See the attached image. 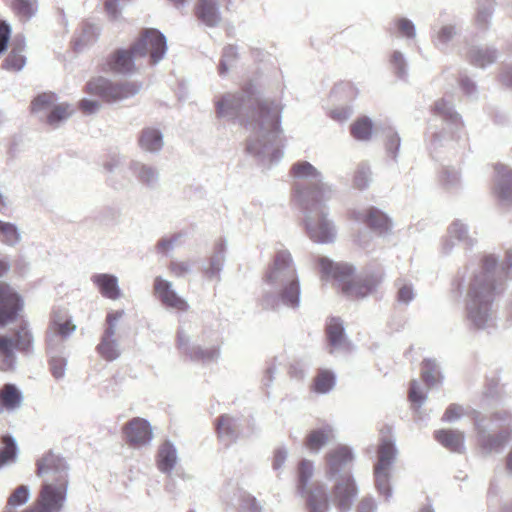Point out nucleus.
<instances>
[{
    "mask_svg": "<svg viewBox=\"0 0 512 512\" xmlns=\"http://www.w3.org/2000/svg\"><path fill=\"white\" fill-rule=\"evenodd\" d=\"M316 264L321 279L332 281L339 293L352 300L362 299L374 292L383 279L381 272L357 277L351 264L333 262L323 256L316 259Z\"/></svg>",
    "mask_w": 512,
    "mask_h": 512,
    "instance_id": "obj_1",
    "label": "nucleus"
},
{
    "mask_svg": "<svg viewBox=\"0 0 512 512\" xmlns=\"http://www.w3.org/2000/svg\"><path fill=\"white\" fill-rule=\"evenodd\" d=\"M166 51L165 37L156 29H145L129 47L113 51L105 61L104 70L130 74L136 71L137 63L149 54V64L157 63Z\"/></svg>",
    "mask_w": 512,
    "mask_h": 512,
    "instance_id": "obj_2",
    "label": "nucleus"
},
{
    "mask_svg": "<svg viewBox=\"0 0 512 512\" xmlns=\"http://www.w3.org/2000/svg\"><path fill=\"white\" fill-rule=\"evenodd\" d=\"M291 262V255L288 252H278L265 274V281L269 284H284L280 291V298L286 305L296 308L299 305L300 286Z\"/></svg>",
    "mask_w": 512,
    "mask_h": 512,
    "instance_id": "obj_3",
    "label": "nucleus"
},
{
    "mask_svg": "<svg viewBox=\"0 0 512 512\" xmlns=\"http://www.w3.org/2000/svg\"><path fill=\"white\" fill-rule=\"evenodd\" d=\"M139 88L134 82L114 83L104 77H96L87 82L85 91L111 103L134 96Z\"/></svg>",
    "mask_w": 512,
    "mask_h": 512,
    "instance_id": "obj_4",
    "label": "nucleus"
},
{
    "mask_svg": "<svg viewBox=\"0 0 512 512\" xmlns=\"http://www.w3.org/2000/svg\"><path fill=\"white\" fill-rule=\"evenodd\" d=\"M68 477L61 476L54 482H46L42 485L37 500L50 512H59L66 500Z\"/></svg>",
    "mask_w": 512,
    "mask_h": 512,
    "instance_id": "obj_5",
    "label": "nucleus"
},
{
    "mask_svg": "<svg viewBox=\"0 0 512 512\" xmlns=\"http://www.w3.org/2000/svg\"><path fill=\"white\" fill-rule=\"evenodd\" d=\"M124 315L123 310L112 311L106 317L107 328L105 329L99 344L96 347L98 354L106 361H114L120 356V351L115 336L116 323Z\"/></svg>",
    "mask_w": 512,
    "mask_h": 512,
    "instance_id": "obj_6",
    "label": "nucleus"
},
{
    "mask_svg": "<svg viewBox=\"0 0 512 512\" xmlns=\"http://www.w3.org/2000/svg\"><path fill=\"white\" fill-rule=\"evenodd\" d=\"M31 345L32 335L26 324L19 326V328L14 332V337L12 339L0 336V354L6 358L5 362L7 361L6 367L2 369L6 370L11 367L13 348L21 352H27L30 350Z\"/></svg>",
    "mask_w": 512,
    "mask_h": 512,
    "instance_id": "obj_7",
    "label": "nucleus"
},
{
    "mask_svg": "<svg viewBox=\"0 0 512 512\" xmlns=\"http://www.w3.org/2000/svg\"><path fill=\"white\" fill-rule=\"evenodd\" d=\"M122 434L125 442L132 447H141L148 444L153 432L150 423L140 417H134L129 420L122 428Z\"/></svg>",
    "mask_w": 512,
    "mask_h": 512,
    "instance_id": "obj_8",
    "label": "nucleus"
},
{
    "mask_svg": "<svg viewBox=\"0 0 512 512\" xmlns=\"http://www.w3.org/2000/svg\"><path fill=\"white\" fill-rule=\"evenodd\" d=\"M22 303L20 296L5 282H0V325L14 321Z\"/></svg>",
    "mask_w": 512,
    "mask_h": 512,
    "instance_id": "obj_9",
    "label": "nucleus"
},
{
    "mask_svg": "<svg viewBox=\"0 0 512 512\" xmlns=\"http://www.w3.org/2000/svg\"><path fill=\"white\" fill-rule=\"evenodd\" d=\"M357 487L351 475L339 477L332 490V502L340 510H348L352 506L356 496Z\"/></svg>",
    "mask_w": 512,
    "mask_h": 512,
    "instance_id": "obj_10",
    "label": "nucleus"
},
{
    "mask_svg": "<svg viewBox=\"0 0 512 512\" xmlns=\"http://www.w3.org/2000/svg\"><path fill=\"white\" fill-rule=\"evenodd\" d=\"M326 198V191L320 180L305 188H296L293 192L294 201L306 211L317 210Z\"/></svg>",
    "mask_w": 512,
    "mask_h": 512,
    "instance_id": "obj_11",
    "label": "nucleus"
},
{
    "mask_svg": "<svg viewBox=\"0 0 512 512\" xmlns=\"http://www.w3.org/2000/svg\"><path fill=\"white\" fill-rule=\"evenodd\" d=\"M495 287L492 283L482 279H475L471 284L468 296L470 298L469 310L472 318H475L474 312L486 307L494 299Z\"/></svg>",
    "mask_w": 512,
    "mask_h": 512,
    "instance_id": "obj_12",
    "label": "nucleus"
},
{
    "mask_svg": "<svg viewBox=\"0 0 512 512\" xmlns=\"http://www.w3.org/2000/svg\"><path fill=\"white\" fill-rule=\"evenodd\" d=\"M154 293L166 307L181 312L189 308L188 303L171 288L170 282L161 277H156L154 280Z\"/></svg>",
    "mask_w": 512,
    "mask_h": 512,
    "instance_id": "obj_13",
    "label": "nucleus"
},
{
    "mask_svg": "<svg viewBox=\"0 0 512 512\" xmlns=\"http://www.w3.org/2000/svg\"><path fill=\"white\" fill-rule=\"evenodd\" d=\"M230 0H198L194 13L198 20L207 26L213 27L220 21L219 8H228Z\"/></svg>",
    "mask_w": 512,
    "mask_h": 512,
    "instance_id": "obj_14",
    "label": "nucleus"
},
{
    "mask_svg": "<svg viewBox=\"0 0 512 512\" xmlns=\"http://www.w3.org/2000/svg\"><path fill=\"white\" fill-rule=\"evenodd\" d=\"M36 466V474L40 477L52 476L54 481L61 476L68 477L65 462L52 452L45 453L37 461Z\"/></svg>",
    "mask_w": 512,
    "mask_h": 512,
    "instance_id": "obj_15",
    "label": "nucleus"
},
{
    "mask_svg": "<svg viewBox=\"0 0 512 512\" xmlns=\"http://www.w3.org/2000/svg\"><path fill=\"white\" fill-rule=\"evenodd\" d=\"M306 228L309 237L315 242L328 243L335 238L334 228L325 217L308 219Z\"/></svg>",
    "mask_w": 512,
    "mask_h": 512,
    "instance_id": "obj_16",
    "label": "nucleus"
},
{
    "mask_svg": "<svg viewBox=\"0 0 512 512\" xmlns=\"http://www.w3.org/2000/svg\"><path fill=\"white\" fill-rule=\"evenodd\" d=\"M353 459V455L347 446L339 445L331 449L325 455L327 466V475L333 476L343 467L348 465Z\"/></svg>",
    "mask_w": 512,
    "mask_h": 512,
    "instance_id": "obj_17",
    "label": "nucleus"
},
{
    "mask_svg": "<svg viewBox=\"0 0 512 512\" xmlns=\"http://www.w3.org/2000/svg\"><path fill=\"white\" fill-rule=\"evenodd\" d=\"M91 280L103 297L111 300H117L121 297V290L116 276L101 273L93 275Z\"/></svg>",
    "mask_w": 512,
    "mask_h": 512,
    "instance_id": "obj_18",
    "label": "nucleus"
},
{
    "mask_svg": "<svg viewBox=\"0 0 512 512\" xmlns=\"http://www.w3.org/2000/svg\"><path fill=\"white\" fill-rule=\"evenodd\" d=\"M434 438L451 452L461 453L464 450V435L458 430L440 429L434 432Z\"/></svg>",
    "mask_w": 512,
    "mask_h": 512,
    "instance_id": "obj_19",
    "label": "nucleus"
},
{
    "mask_svg": "<svg viewBox=\"0 0 512 512\" xmlns=\"http://www.w3.org/2000/svg\"><path fill=\"white\" fill-rule=\"evenodd\" d=\"M22 402L23 395L16 385L7 383L0 388V412L17 410Z\"/></svg>",
    "mask_w": 512,
    "mask_h": 512,
    "instance_id": "obj_20",
    "label": "nucleus"
},
{
    "mask_svg": "<svg viewBox=\"0 0 512 512\" xmlns=\"http://www.w3.org/2000/svg\"><path fill=\"white\" fill-rule=\"evenodd\" d=\"M333 438V430L330 426L313 429L305 437L304 444L312 452H318Z\"/></svg>",
    "mask_w": 512,
    "mask_h": 512,
    "instance_id": "obj_21",
    "label": "nucleus"
},
{
    "mask_svg": "<svg viewBox=\"0 0 512 512\" xmlns=\"http://www.w3.org/2000/svg\"><path fill=\"white\" fill-rule=\"evenodd\" d=\"M138 142L142 149L149 152L158 151L163 145L160 131L150 127L141 131Z\"/></svg>",
    "mask_w": 512,
    "mask_h": 512,
    "instance_id": "obj_22",
    "label": "nucleus"
},
{
    "mask_svg": "<svg viewBox=\"0 0 512 512\" xmlns=\"http://www.w3.org/2000/svg\"><path fill=\"white\" fill-rule=\"evenodd\" d=\"M325 333L328 343L331 347L336 348L344 343V328L340 318H329L326 324Z\"/></svg>",
    "mask_w": 512,
    "mask_h": 512,
    "instance_id": "obj_23",
    "label": "nucleus"
},
{
    "mask_svg": "<svg viewBox=\"0 0 512 512\" xmlns=\"http://www.w3.org/2000/svg\"><path fill=\"white\" fill-rule=\"evenodd\" d=\"M335 385V375L327 369H319L313 378L311 390L318 394L328 393Z\"/></svg>",
    "mask_w": 512,
    "mask_h": 512,
    "instance_id": "obj_24",
    "label": "nucleus"
},
{
    "mask_svg": "<svg viewBox=\"0 0 512 512\" xmlns=\"http://www.w3.org/2000/svg\"><path fill=\"white\" fill-rule=\"evenodd\" d=\"M177 461L175 448L168 442L163 443L158 450L157 466L162 472H170Z\"/></svg>",
    "mask_w": 512,
    "mask_h": 512,
    "instance_id": "obj_25",
    "label": "nucleus"
},
{
    "mask_svg": "<svg viewBox=\"0 0 512 512\" xmlns=\"http://www.w3.org/2000/svg\"><path fill=\"white\" fill-rule=\"evenodd\" d=\"M307 505L310 512H326L328 510V499L322 486H316L309 491Z\"/></svg>",
    "mask_w": 512,
    "mask_h": 512,
    "instance_id": "obj_26",
    "label": "nucleus"
},
{
    "mask_svg": "<svg viewBox=\"0 0 512 512\" xmlns=\"http://www.w3.org/2000/svg\"><path fill=\"white\" fill-rule=\"evenodd\" d=\"M363 221L368 227L379 233L386 232L390 228L389 219L385 214L375 208L367 210Z\"/></svg>",
    "mask_w": 512,
    "mask_h": 512,
    "instance_id": "obj_27",
    "label": "nucleus"
},
{
    "mask_svg": "<svg viewBox=\"0 0 512 512\" xmlns=\"http://www.w3.org/2000/svg\"><path fill=\"white\" fill-rule=\"evenodd\" d=\"M17 457V446L14 439L9 435L0 438V468L13 463Z\"/></svg>",
    "mask_w": 512,
    "mask_h": 512,
    "instance_id": "obj_28",
    "label": "nucleus"
},
{
    "mask_svg": "<svg viewBox=\"0 0 512 512\" xmlns=\"http://www.w3.org/2000/svg\"><path fill=\"white\" fill-rule=\"evenodd\" d=\"M258 118L262 123L268 122L274 129L278 128L279 110L272 102H261L258 104Z\"/></svg>",
    "mask_w": 512,
    "mask_h": 512,
    "instance_id": "obj_29",
    "label": "nucleus"
},
{
    "mask_svg": "<svg viewBox=\"0 0 512 512\" xmlns=\"http://www.w3.org/2000/svg\"><path fill=\"white\" fill-rule=\"evenodd\" d=\"M395 453L393 444L390 441H383L378 448V461L375 468L390 469Z\"/></svg>",
    "mask_w": 512,
    "mask_h": 512,
    "instance_id": "obj_30",
    "label": "nucleus"
},
{
    "mask_svg": "<svg viewBox=\"0 0 512 512\" xmlns=\"http://www.w3.org/2000/svg\"><path fill=\"white\" fill-rule=\"evenodd\" d=\"M372 122L367 117L358 118L350 128L351 135L357 140H369L372 135Z\"/></svg>",
    "mask_w": 512,
    "mask_h": 512,
    "instance_id": "obj_31",
    "label": "nucleus"
},
{
    "mask_svg": "<svg viewBox=\"0 0 512 512\" xmlns=\"http://www.w3.org/2000/svg\"><path fill=\"white\" fill-rule=\"evenodd\" d=\"M216 433L218 437L233 438L236 436L237 427L234 419L229 415H221L216 419Z\"/></svg>",
    "mask_w": 512,
    "mask_h": 512,
    "instance_id": "obj_32",
    "label": "nucleus"
},
{
    "mask_svg": "<svg viewBox=\"0 0 512 512\" xmlns=\"http://www.w3.org/2000/svg\"><path fill=\"white\" fill-rule=\"evenodd\" d=\"M421 378L424 383L431 387L440 382L441 376L436 364L431 360H425L421 365Z\"/></svg>",
    "mask_w": 512,
    "mask_h": 512,
    "instance_id": "obj_33",
    "label": "nucleus"
},
{
    "mask_svg": "<svg viewBox=\"0 0 512 512\" xmlns=\"http://www.w3.org/2000/svg\"><path fill=\"white\" fill-rule=\"evenodd\" d=\"M35 4L36 0H13L10 7L20 19L27 20L34 14Z\"/></svg>",
    "mask_w": 512,
    "mask_h": 512,
    "instance_id": "obj_34",
    "label": "nucleus"
},
{
    "mask_svg": "<svg viewBox=\"0 0 512 512\" xmlns=\"http://www.w3.org/2000/svg\"><path fill=\"white\" fill-rule=\"evenodd\" d=\"M495 59V53L489 50L473 49L469 53V61L471 64L481 68L493 63Z\"/></svg>",
    "mask_w": 512,
    "mask_h": 512,
    "instance_id": "obj_35",
    "label": "nucleus"
},
{
    "mask_svg": "<svg viewBox=\"0 0 512 512\" xmlns=\"http://www.w3.org/2000/svg\"><path fill=\"white\" fill-rule=\"evenodd\" d=\"M19 233L14 224L0 220V240L7 245H14L19 241Z\"/></svg>",
    "mask_w": 512,
    "mask_h": 512,
    "instance_id": "obj_36",
    "label": "nucleus"
},
{
    "mask_svg": "<svg viewBox=\"0 0 512 512\" xmlns=\"http://www.w3.org/2000/svg\"><path fill=\"white\" fill-rule=\"evenodd\" d=\"M291 174L295 177L304 178L311 177L319 180V173L309 162H297L291 168Z\"/></svg>",
    "mask_w": 512,
    "mask_h": 512,
    "instance_id": "obj_37",
    "label": "nucleus"
},
{
    "mask_svg": "<svg viewBox=\"0 0 512 512\" xmlns=\"http://www.w3.org/2000/svg\"><path fill=\"white\" fill-rule=\"evenodd\" d=\"M72 114V110L68 104H59L54 106L52 111L47 116V123L50 125H55L60 121H63L70 117Z\"/></svg>",
    "mask_w": 512,
    "mask_h": 512,
    "instance_id": "obj_38",
    "label": "nucleus"
},
{
    "mask_svg": "<svg viewBox=\"0 0 512 512\" xmlns=\"http://www.w3.org/2000/svg\"><path fill=\"white\" fill-rule=\"evenodd\" d=\"M29 498V490L26 486H18L13 493L9 496L7 501L8 507H17L25 504Z\"/></svg>",
    "mask_w": 512,
    "mask_h": 512,
    "instance_id": "obj_39",
    "label": "nucleus"
},
{
    "mask_svg": "<svg viewBox=\"0 0 512 512\" xmlns=\"http://www.w3.org/2000/svg\"><path fill=\"white\" fill-rule=\"evenodd\" d=\"M56 100L54 93H42L31 102V112H39L50 107Z\"/></svg>",
    "mask_w": 512,
    "mask_h": 512,
    "instance_id": "obj_40",
    "label": "nucleus"
},
{
    "mask_svg": "<svg viewBox=\"0 0 512 512\" xmlns=\"http://www.w3.org/2000/svg\"><path fill=\"white\" fill-rule=\"evenodd\" d=\"M312 475H313L312 462L309 460H305V459L302 460L298 466V479H299V484L302 487L303 491L305 490V488L308 484V481L310 480Z\"/></svg>",
    "mask_w": 512,
    "mask_h": 512,
    "instance_id": "obj_41",
    "label": "nucleus"
},
{
    "mask_svg": "<svg viewBox=\"0 0 512 512\" xmlns=\"http://www.w3.org/2000/svg\"><path fill=\"white\" fill-rule=\"evenodd\" d=\"M25 64V58L20 50L13 49L4 61V68L20 70Z\"/></svg>",
    "mask_w": 512,
    "mask_h": 512,
    "instance_id": "obj_42",
    "label": "nucleus"
},
{
    "mask_svg": "<svg viewBox=\"0 0 512 512\" xmlns=\"http://www.w3.org/2000/svg\"><path fill=\"white\" fill-rule=\"evenodd\" d=\"M395 27L401 36L407 38H413L415 36V27L413 23L406 18L397 19L395 21Z\"/></svg>",
    "mask_w": 512,
    "mask_h": 512,
    "instance_id": "obj_43",
    "label": "nucleus"
},
{
    "mask_svg": "<svg viewBox=\"0 0 512 512\" xmlns=\"http://www.w3.org/2000/svg\"><path fill=\"white\" fill-rule=\"evenodd\" d=\"M374 476L377 488L382 493H387L389 491V469L374 468Z\"/></svg>",
    "mask_w": 512,
    "mask_h": 512,
    "instance_id": "obj_44",
    "label": "nucleus"
},
{
    "mask_svg": "<svg viewBox=\"0 0 512 512\" xmlns=\"http://www.w3.org/2000/svg\"><path fill=\"white\" fill-rule=\"evenodd\" d=\"M425 395L421 392L416 380H412L409 385L408 399L413 404L420 406L424 400Z\"/></svg>",
    "mask_w": 512,
    "mask_h": 512,
    "instance_id": "obj_45",
    "label": "nucleus"
},
{
    "mask_svg": "<svg viewBox=\"0 0 512 512\" xmlns=\"http://www.w3.org/2000/svg\"><path fill=\"white\" fill-rule=\"evenodd\" d=\"M168 270L175 277H183L190 271V265L184 261H171Z\"/></svg>",
    "mask_w": 512,
    "mask_h": 512,
    "instance_id": "obj_46",
    "label": "nucleus"
},
{
    "mask_svg": "<svg viewBox=\"0 0 512 512\" xmlns=\"http://www.w3.org/2000/svg\"><path fill=\"white\" fill-rule=\"evenodd\" d=\"M75 328V325L70 320H66L63 323L55 322L51 325V330L61 337H67Z\"/></svg>",
    "mask_w": 512,
    "mask_h": 512,
    "instance_id": "obj_47",
    "label": "nucleus"
},
{
    "mask_svg": "<svg viewBox=\"0 0 512 512\" xmlns=\"http://www.w3.org/2000/svg\"><path fill=\"white\" fill-rule=\"evenodd\" d=\"M463 415V408L457 404H451L448 406L442 416V420L445 422H452L459 419Z\"/></svg>",
    "mask_w": 512,
    "mask_h": 512,
    "instance_id": "obj_48",
    "label": "nucleus"
},
{
    "mask_svg": "<svg viewBox=\"0 0 512 512\" xmlns=\"http://www.w3.org/2000/svg\"><path fill=\"white\" fill-rule=\"evenodd\" d=\"M137 177L141 182L149 184L155 179V171L149 166L140 165L137 169Z\"/></svg>",
    "mask_w": 512,
    "mask_h": 512,
    "instance_id": "obj_49",
    "label": "nucleus"
},
{
    "mask_svg": "<svg viewBox=\"0 0 512 512\" xmlns=\"http://www.w3.org/2000/svg\"><path fill=\"white\" fill-rule=\"evenodd\" d=\"M49 364L55 378H61L64 375L66 361L63 358H53Z\"/></svg>",
    "mask_w": 512,
    "mask_h": 512,
    "instance_id": "obj_50",
    "label": "nucleus"
},
{
    "mask_svg": "<svg viewBox=\"0 0 512 512\" xmlns=\"http://www.w3.org/2000/svg\"><path fill=\"white\" fill-rule=\"evenodd\" d=\"M495 171L502 182L512 187V170L509 167L503 164H497Z\"/></svg>",
    "mask_w": 512,
    "mask_h": 512,
    "instance_id": "obj_51",
    "label": "nucleus"
},
{
    "mask_svg": "<svg viewBox=\"0 0 512 512\" xmlns=\"http://www.w3.org/2000/svg\"><path fill=\"white\" fill-rule=\"evenodd\" d=\"M178 239L179 235H173L170 238H163L159 240L156 245L157 251L163 254H167L173 248Z\"/></svg>",
    "mask_w": 512,
    "mask_h": 512,
    "instance_id": "obj_52",
    "label": "nucleus"
},
{
    "mask_svg": "<svg viewBox=\"0 0 512 512\" xmlns=\"http://www.w3.org/2000/svg\"><path fill=\"white\" fill-rule=\"evenodd\" d=\"M455 29L451 25H446L440 28V30L437 32V40L440 43H447L450 41L453 36L455 35Z\"/></svg>",
    "mask_w": 512,
    "mask_h": 512,
    "instance_id": "obj_53",
    "label": "nucleus"
},
{
    "mask_svg": "<svg viewBox=\"0 0 512 512\" xmlns=\"http://www.w3.org/2000/svg\"><path fill=\"white\" fill-rule=\"evenodd\" d=\"M215 350H203L196 348L190 353V358L193 360H206L212 359L215 356Z\"/></svg>",
    "mask_w": 512,
    "mask_h": 512,
    "instance_id": "obj_54",
    "label": "nucleus"
},
{
    "mask_svg": "<svg viewBox=\"0 0 512 512\" xmlns=\"http://www.w3.org/2000/svg\"><path fill=\"white\" fill-rule=\"evenodd\" d=\"M9 37V26L5 22L0 21V53L6 49Z\"/></svg>",
    "mask_w": 512,
    "mask_h": 512,
    "instance_id": "obj_55",
    "label": "nucleus"
},
{
    "mask_svg": "<svg viewBox=\"0 0 512 512\" xmlns=\"http://www.w3.org/2000/svg\"><path fill=\"white\" fill-rule=\"evenodd\" d=\"M99 108V104L96 101L82 99L79 102V109L85 114H91Z\"/></svg>",
    "mask_w": 512,
    "mask_h": 512,
    "instance_id": "obj_56",
    "label": "nucleus"
},
{
    "mask_svg": "<svg viewBox=\"0 0 512 512\" xmlns=\"http://www.w3.org/2000/svg\"><path fill=\"white\" fill-rule=\"evenodd\" d=\"M233 101H234V97L231 95L224 97L221 101L218 102L217 112L219 114L227 113L228 108L232 107Z\"/></svg>",
    "mask_w": 512,
    "mask_h": 512,
    "instance_id": "obj_57",
    "label": "nucleus"
},
{
    "mask_svg": "<svg viewBox=\"0 0 512 512\" xmlns=\"http://www.w3.org/2000/svg\"><path fill=\"white\" fill-rule=\"evenodd\" d=\"M413 298V290L410 286H403L398 291V299L402 302H409Z\"/></svg>",
    "mask_w": 512,
    "mask_h": 512,
    "instance_id": "obj_58",
    "label": "nucleus"
},
{
    "mask_svg": "<svg viewBox=\"0 0 512 512\" xmlns=\"http://www.w3.org/2000/svg\"><path fill=\"white\" fill-rule=\"evenodd\" d=\"M400 146V138L396 134H391L386 141V148L393 154L398 150Z\"/></svg>",
    "mask_w": 512,
    "mask_h": 512,
    "instance_id": "obj_59",
    "label": "nucleus"
},
{
    "mask_svg": "<svg viewBox=\"0 0 512 512\" xmlns=\"http://www.w3.org/2000/svg\"><path fill=\"white\" fill-rule=\"evenodd\" d=\"M106 12L113 18L118 16V0H106L105 2Z\"/></svg>",
    "mask_w": 512,
    "mask_h": 512,
    "instance_id": "obj_60",
    "label": "nucleus"
},
{
    "mask_svg": "<svg viewBox=\"0 0 512 512\" xmlns=\"http://www.w3.org/2000/svg\"><path fill=\"white\" fill-rule=\"evenodd\" d=\"M348 116H349V113L345 109L331 111V117L338 121L346 120L348 118Z\"/></svg>",
    "mask_w": 512,
    "mask_h": 512,
    "instance_id": "obj_61",
    "label": "nucleus"
},
{
    "mask_svg": "<svg viewBox=\"0 0 512 512\" xmlns=\"http://www.w3.org/2000/svg\"><path fill=\"white\" fill-rule=\"evenodd\" d=\"M355 185L358 188H363L366 184L365 182V171L364 170H358L355 175Z\"/></svg>",
    "mask_w": 512,
    "mask_h": 512,
    "instance_id": "obj_62",
    "label": "nucleus"
},
{
    "mask_svg": "<svg viewBox=\"0 0 512 512\" xmlns=\"http://www.w3.org/2000/svg\"><path fill=\"white\" fill-rule=\"evenodd\" d=\"M285 461V455L282 452H277L274 456L273 467L278 469Z\"/></svg>",
    "mask_w": 512,
    "mask_h": 512,
    "instance_id": "obj_63",
    "label": "nucleus"
},
{
    "mask_svg": "<svg viewBox=\"0 0 512 512\" xmlns=\"http://www.w3.org/2000/svg\"><path fill=\"white\" fill-rule=\"evenodd\" d=\"M502 80L504 84L512 87V67L503 74Z\"/></svg>",
    "mask_w": 512,
    "mask_h": 512,
    "instance_id": "obj_64",
    "label": "nucleus"
}]
</instances>
